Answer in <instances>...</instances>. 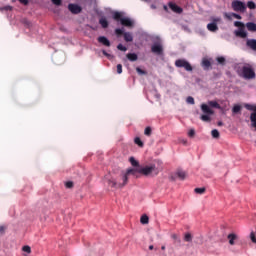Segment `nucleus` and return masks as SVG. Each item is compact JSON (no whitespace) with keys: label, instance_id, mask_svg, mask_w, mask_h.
Instances as JSON below:
<instances>
[{"label":"nucleus","instance_id":"12","mask_svg":"<svg viewBox=\"0 0 256 256\" xmlns=\"http://www.w3.org/2000/svg\"><path fill=\"white\" fill-rule=\"evenodd\" d=\"M152 53L155 55H163V45L161 43H154L151 47Z\"/></svg>","mask_w":256,"mask_h":256},{"label":"nucleus","instance_id":"35","mask_svg":"<svg viewBox=\"0 0 256 256\" xmlns=\"http://www.w3.org/2000/svg\"><path fill=\"white\" fill-rule=\"evenodd\" d=\"M241 111V106L240 105H235L233 108H232V112L233 113H239Z\"/></svg>","mask_w":256,"mask_h":256},{"label":"nucleus","instance_id":"10","mask_svg":"<svg viewBox=\"0 0 256 256\" xmlns=\"http://www.w3.org/2000/svg\"><path fill=\"white\" fill-rule=\"evenodd\" d=\"M217 23H221V18H213L212 23L207 24L208 31H211V33H216V31H219V26H217Z\"/></svg>","mask_w":256,"mask_h":256},{"label":"nucleus","instance_id":"3","mask_svg":"<svg viewBox=\"0 0 256 256\" xmlns=\"http://www.w3.org/2000/svg\"><path fill=\"white\" fill-rule=\"evenodd\" d=\"M137 173H140L141 175H145L146 177L148 175H151V173H154V175H159V169H157V166H155V164H151L145 167H138Z\"/></svg>","mask_w":256,"mask_h":256},{"label":"nucleus","instance_id":"28","mask_svg":"<svg viewBox=\"0 0 256 256\" xmlns=\"http://www.w3.org/2000/svg\"><path fill=\"white\" fill-rule=\"evenodd\" d=\"M202 65L203 67H206V69H209V67H211V61L205 59L202 61Z\"/></svg>","mask_w":256,"mask_h":256},{"label":"nucleus","instance_id":"47","mask_svg":"<svg viewBox=\"0 0 256 256\" xmlns=\"http://www.w3.org/2000/svg\"><path fill=\"white\" fill-rule=\"evenodd\" d=\"M22 5H29V0H18Z\"/></svg>","mask_w":256,"mask_h":256},{"label":"nucleus","instance_id":"8","mask_svg":"<svg viewBox=\"0 0 256 256\" xmlns=\"http://www.w3.org/2000/svg\"><path fill=\"white\" fill-rule=\"evenodd\" d=\"M245 109L248 111H253L250 115V121L252 123V127L256 129V105L253 104H244Z\"/></svg>","mask_w":256,"mask_h":256},{"label":"nucleus","instance_id":"22","mask_svg":"<svg viewBox=\"0 0 256 256\" xmlns=\"http://www.w3.org/2000/svg\"><path fill=\"white\" fill-rule=\"evenodd\" d=\"M208 105H209L210 107H214V109H221V105H219V104L217 103V101H209V102H208Z\"/></svg>","mask_w":256,"mask_h":256},{"label":"nucleus","instance_id":"24","mask_svg":"<svg viewBox=\"0 0 256 256\" xmlns=\"http://www.w3.org/2000/svg\"><path fill=\"white\" fill-rule=\"evenodd\" d=\"M184 241H186V243H191V241H193V235H191V233H186L184 235Z\"/></svg>","mask_w":256,"mask_h":256},{"label":"nucleus","instance_id":"32","mask_svg":"<svg viewBox=\"0 0 256 256\" xmlns=\"http://www.w3.org/2000/svg\"><path fill=\"white\" fill-rule=\"evenodd\" d=\"M216 61L219 63V65H225V57L220 56L216 59Z\"/></svg>","mask_w":256,"mask_h":256},{"label":"nucleus","instance_id":"17","mask_svg":"<svg viewBox=\"0 0 256 256\" xmlns=\"http://www.w3.org/2000/svg\"><path fill=\"white\" fill-rule=\"evenodd\" d=\"M99 23L103 29H107V27H109V22L105 17L100 18Z\"/></svg>","mask_w":256,"mask_h":256},{"label":"nucleus","instance_id":"23","mask_svg":"<svg viewBox=\"0 0 256 256\" xmlns=\"http://www.w3.org/2000/svg\"><path fill=\"white\" fill-rule=\"evenodd\" d=\"M135 173H137V168L128 169L126 173L123 174L126 175V177H129V175H135Z\"/></svg>","mask_w":256,"mask_h":256},{"label":"nucleus","instance_id":"51","mask_svg":"<svg viewBox=\"0 0 256 256\" xmlns=\"http://www.w3.org/2000/svg\"><path fill=\"white\" fill-rule=\"evenodd\" d=\"M153 249H154V246H153V245H150V246H149V250H150V251H153Z\"/></svg>","mask_w":256,"mask_h":256},{"label":"nucleus","instance_id":"54","mask_svg":"<svg viewBox=\"0 0 256 256\" xmlns=\"http://www.w3.org/2000/svg\"><path fill=\"white\" fill-rule=\"evenodd\" d=\"M164 9L167 11V6H164Z\"/></svg>","mask_w":256,"mask_h":256},{"label":"nucleus","instance_id":"18","mask_svg":"<svg viewBox=\"0 0 256 256\" xmlns=\"http://www.w3.org/2000/svg\"><path fill=\"white\" fill-rule=\"evenodd\" d=\"M176 175H177L178 178L181 179V181H185V179L187 177V173L185 171H183V170H178L176 172Z\"/></svg>","mask_w":256,"mask_h":256},{"label":"nucleus","instance_id":"43","mask_svg":"<svg viewBox=\"0 0 256 256\" xmlns=\"http://www.w3.org/2000/svg\"><path fill=\"white\" fill-rule=\"evenodd\" d=\"M116 35H124L125 32H123V29L117 28L115 30Z\"/></svg>","mask_w":256,"mask_h":256},{"label":"nucleus","instance_id":"19","mask_svg":"<svg viewBox=\"0 0 256 256\" xmlns=\"http://www.w3.org/2000/svg\"><path fill=\"white\" fill-rule=\"evenodd\" d=\"M126 57H127L128 61H132V62L137 61L139 59V56H137V54H135V53H128L126 55Z\"/></svg>","mask_w":256,"mask_h":256},{"label":"nucleus","instance_id":"7","mask_svg":"<svg viewBox=\"0 0 256 256\" xmlns=\"http://www.w3.org/2000/svg\"><path fill=\"white\" fill-rule=\"evenodd\" d=\"M113 20L120 21L121 25H123L124 27H131L133 25V21H131V19L129 18H123L121 12H115L113 14Z\"/></svg>","mask_w":256,"mask_h":256},{"label":"nucleus","instance_id":"26","mask_svg":"<svg viewBox=\"0 0 256 256\" xmlns=\"http://www.w3.org/2000/svg\"><path fill=\"white\" fill-rule=\"evenodd\" d=\"M211 135H212V137H213L214 139H219V136H220L219 130H217V129L212 130V131H211Z\"/></svg>","mask_w":256,"mask_h":256},{"label":"nucleus","instance_id":"52","mask_svg":"<svg viewBox=\"0 0 256 256\" xmlns=\"http://www.w3.org/2000/svg\"><path fill=\"white\" fill-rule=\"evenodd\" d=\"M218 126L219 127L223 126V122H218Z\"/></svg>","mask_w":256,"mask_h":256},{"label":"nucleus","instance_id":"41","mask_svg":"<svg viewBox=\"0 0 256 256\" xmlns=\"http://www.w3.org/2000/svg\"><path fill=\"white\" fill-rule=\"evenodd\" d=\"M22 250L24 253H31V247L30 246H23Z\"/></svg>","mask_w":256,"mask_h":256},{"label":"nucleus","instance_id":"44","mask_svg":"<svg viewBox=\"0 0 256 256\" xmlns=\"http://www.w3.org/2000/svg\"><path fill=\"white\" fill-rule=\"evenodd\" d=\"M250 239H251L252 243H256V237H255V233L254 232H251Z\"/></svg>","mask_w":256,"mask_h":256},{"label":"nucleus","instance_id":"45","mask_svg":"<svg viewBox=\"0 0 256 256\" xmlns=\"http://www.w3.org/2000/svg\"><path fill=\"white\" fill-rule=\"evenodd\" d=\"M231 16L234 17V19H239V20L242 19L241 15H239L237 13H231Z\"/></svg>","mask_w":256,"mask_h":256},{"label":"nucleus","instance_id":"1","mask_svg":"<svg viewBox=\"0 0 256 256\" xmlns=\"http://www.w3.org/2000/svg\"><path fill=\"white\" fill-rule=\"evenodd\" d=\"M234 27H239L238 30L234 31V35L236 37H240L241 39H247V32L245 31V27L251 33H256V24L254 22H248L244 24L241 21H235Z\"/></svg>","mask_w":256,"mask_h":256},{"label":"nucleus","instance_id":"38","mask_svg":"<svg viewBox=\"0 0 256 256\" xmlns=\"http://www.w3.org/2000/svg\"><path fill=\"white\" fill-rule=\"evenodd\" d=\"M171 237L174 241H177V243H181V238H179L177 234H172Z\"/></svg>","mask_w":256,"mask_h":256},{"label":"nucleus","instance_id":"33","mask_svg":"<svg viewBox=\"0 0 256 256\" xmlns=\"http://www.w3.org/2000/svg\"><path fill=\"white\" fill-rule=\"evenodd\" d=\"M194 191L198 195H203V193H205V188H195Z\"/></svg>","mask_w":256,"mask_h":256},{"label":"nucleus","instance_id":"6","mask_svg":"<svg viewBox=\"0 0 256 256\" xmlns=\"http://www.w3.org/2000/svg\"><path fill=\"white\" fill-rule=\"evenodd\" d=\"M231 7L233 11H236V13H245L247 11V5L241 0H233Z\"/></svg>","mask_w":256,"mask_h":256},{"label":"nucleus","instance_id":"48","mask_svg":"<svg viewBox=\"0 0 256 256\" xmlns=\"http://www.w3.org/2000/svg\"><path fill=\"white\" fill-rule=\"evenodd\" d=\"M5 233V226H0V234L3 235Z\"/></svg>","mask_w":256,"mask_h":256},{"label":"nucleus","instance_id":"46","mask_svg":"<svg viewBox=\"0 0 256 256\" xmlns=\"http://www.w3.org/2000/svg\"><path fill=\"white\" fill-rule=\"evenodd\" d=\"M188 136L189 137H195V130L194 129L189 130Z\"/></svg>","mask_w":256,"mask_h":256},{"label":"nucleus","instance_id":"34","mask_svg":"<svg viewBox=\"0 0 256 256\" xmlns=\"http://www.w3.org/2000/svg\"><path fill=\"white\" fill-rule=\"evenodd\" d=\"M51 2L53 3V5H56L57 7H61V5L63 4L62 0H51Z\"/></svg>","mask_w":256,"mask_h":256},{"label":"nucleus","instance_id":"20","mask_svg":"<svg viewBox=\"0 0 256 256\" xmlns=\"http://www.w3.org/2000/svg\"><path fill=\"white\" fill-rule=\"evenodd\" d=\"M229 243L231 245H235V240H237V235L236 234H229L228 235Z\"/></svg>","mask_w":256,"mask_h":256},{"label":"nucleus","instance_id":"30","mask_svg":"<svg viewBox=\"0 0 256 256\" xmlns=\"http://www.w3.org/2000/svg\"><path fill=\"white\" fill-rule=\"evenodd\" d=\"M247 8H248V9H256V4H255V2H253V1H248V2H247Z\"/></svg>","mask_w":256,"mask_h":256},{"label":"nucleus","instance_id":"40","mask_svg":"<svg viewBox=\"0 0 256 256\" xmlns=\"http://www.w3.org/2000/svg\"><path fill=\"white\" fill-rule=\"evenodd\" d=\"M65 187H66V189H72V187H73V182H72V181L66 182V183H65Z\"/></svg>","mask_w":256,"mask_h":256},{"label":"nucleus","instance_id":"49","mask_svg":"<svg viewBox=\"0 0 256 256\" xmlns=\"http://www.w3.org/2000/svg\"><path fill=\"white\" fill-rule=\"evenodd\" d=\"M102 53L105 57H108V58L111 57V54L107 53V51L105 50H103Z\"/></svg>","mask_w":256,"mask_h":256},{"label":"nucleus","instance_id":"15","mask_svg":"<svg viewBox=\"0 0 256 256\" xmlns=\"http://www.w3.org/2000/svg\"><path fill=\"white\" fill-rule=\"evenodd\" d=\"M246 45H247V47L252 49V51H256V40L255 39H248L246 41Z\"/></svg>","mask_w":256,"mask_h":256},{"label":"nucleus","instance_id":"4","mask_svg":"<svg viewBox=\"0 0 256 256\" xmlns=\"http://www.w3.org/2000/svg\"><path fill=\"white\" fill-rule=\"evenodd\" d=\"M201 111L204 112V114L200 116L201 121H204V123H210L211 116H209V115H213L215 113V111L210 109L209 105H207V104L201 105Z\"/></svg>","mask_w":256,"mask_h":256},{"label":"nucleus","instance_id":"25","mask_svg":"<svg viewBox=\"0 0 256 256\" xmlns=\"http://www.w3.org/2000/svg\"><path fill=\"white\" fill-rule=\"evenodd\" d=\"M140 222L142 223V225H147V223H149V216L143 215V216L140 218Z\"/></svg>","mask_w":256,"mask_h":256},{"label":"nucleus","instance_id":"50","mask_svg":"<svg viewBox=\"0 0 256 256\" xmlns=\"http://www.w3.org/2000/svg\"><path fill=\"white\" fill-rule=\"evenodd\" d=\"M225 17H226V19H228L229 21H231V17H233L231 14H227V13H225Z\"/></svg>","mask_w":256,"mask_h":256},{"label":"nucleus","instance_id":"27","mask_svg":"<svg viewBox=\"0 0 256 256\" xmlns=\"http://www.w3.org/2000/svg\"><path fill=\"white\" fill-rule=\"evenodd\" d=\"M134 143H135L136 145H138V147H143V146H144L143 141H141V138H139V137H136V138L134 139Z\"/></svg>","mask_w":256,"mask_h":256},{"label":"nucleus","instance_id":"37","mask_svg":"<svg viewBox=\"0 0 256 256\" xmlns=\"http://www.w3.org/2000/svg\"><path fill=\"white\" fill-rule=\"evenodd\" d=\"M117 50L118 51H127V47L123 46V44H118L117 45Z\"/></svg>","mask_w":256,"mask_h":256},{"label":"nucleus","instance_id":"29","mask_svg":"<svg viewBox=\"0 0 256 256\" xmlns=\"http://www.w3.org/2000/svg\"><path fill=\"white\" fill-rule=\"evenodd\" d=\"M186 102L189 105H195V98H193L192 96H188L187 99H186Z\"/></svg>","mask_w":256,"mask_h":256},{"label":"nucleus","instance_id":"13","mask_svg":"<svg viewBox=\"0 0 256 256\" xmlns=\"http://www.w3.org/2000/svg\"><path fill=\"white\" fill-rule=\"evenodd\" d=\"M168 5L171 11H173L174 13H178V15H181V13H183V8L179 7L177 4L170 2Z\"/></svg>","mask_w":256,"mask_h":256},{"label":"nucleus","instance_id":"9","mask_svg":"<svg viewBox=\"0 0 256 256\" xmlns=\"http://www.w3.org/2000/svg\"><path fill=\"white\" fill-rule=\"evenodd\" d=\"M175 66L178 68H183L185 71H193V66L185 59H178L175 61Z\"/></svg>","mask_w":256,"mask_h":256},{"label":"nucleus","instance_id":"31","mask_svg":"<svg viewBox=\"0 0 256 256\" xmlns=\"http://www.w3.org/2000/svg\"><path fill=\"white\" fill-rule=\"evenodd\" d=\"M151 133H152V130H151V127H146L145 130H144V135H146L147 137H151Z\"/></svg>","mask_w":256,"mask_h":256},{"label":"nucleus","instance_id":"53","mask_svg":"<svg viewBox=\"0 0 256 256\" xmlns=\"http://www.w3.org/2000/svg\"><path fill=\"white\" fill-rule=\"evenodd\" d=\"M161 249H162V251H165V246H162Z\"/></svg>","mask_w":256,"mask_h":256},{"label":"nucleus","instance_id":"21","mask_svg":"<svg viewBox=\"0 0 256 256\" xmlns=\"http://www.w3.org/2000/svg\"><path fill=\"white\" fill-rule=\"evenodd\" d=\"M129 161H130L132 167H137V169H139V167H141V166H139V161L135 160L134 157H130Z\"/></svg>","mask_w":256,"mask_h":256},{"label":"nucleus","instance_id":"16","mask_svg":"<svg viewBox=\"0 0 256 256\" xmlns=\"http://www.w3.org/2000/svg\"><path fill=\"white\" fill-rule=\"evenodd\" d=\"M123 37H124V41H126V43L133 42V34H131L130 32H125Z\"/></svg>","mask_w":256,"mask_h":256},{"label":"nucleus","instance_id":"36","mask_svg":"<svg viewBox=\"0 0 256 256\" xmlns=\"http://www.w3.org/2000/svg\"><path fill=\"white\" fill-rule=\"evenodd\" d=\"M116 69H117L118 75H121V73H123V65L118 64V65L116 66Z\"/></svg>","mask_w":256,"mask_h":256},{"label":"nucleus","instance_id":"39","mask_svg":"<svg viewBox=\"0 0 256 256\" xmlns=\"http://www.w3.org/2000/svg\"><path fill=\"white\" fill-rule=\"evenodd\" d=\"M136 71H137V73H139V75H146L147 74V72H145V70H143L139 67L136 68Z\"/></svg>","mask_w":256,"mask_h":256},{"label":"nucleus","instance_id":"14","mask_svg":"<svg viewBox=\"0 0 256 256\" xmlns=\"http://www.w3.org/2000/svg\"><path fill=\"white\" fill-rule=\"evenodd\" d=\"M98 43H101L105 47H111V42L105 36L98 37Z\"/></svg>","mask_w":256,"mask_h":256},{"label":"nucleus","instance_id":"11","mask_svg":"<svg viewBox=\"0 0 256 256\" xmlns=\"http://www.w3.org/2000/svg\"><path fill=\"white\" fill-rule=\"evenodd\" d=\"M68 10L70 11V13H72V15H79V13L83 11V8L79 6V4L70 3L68 5Z\"/></svg>","mask_w":256,"mask_h":256},{"label":"nucleus","instance_id":"5","mask_svg":"<svg viewBox=\"0 0 256 256\" xmlns=\"http://www.w3.org/2000/svg\"><path fill=\"white\" fill-rule=\"evenodd\" d=\"M240 75L241 77H243V79L247 80L255 79L256 77L255 70H253V67H251V65L243 66Z\"/></svg>","mask_w":256,"mask_h":256},{"label":"nucleus","instance_id":"42","mask_svg":"<svg viewBox=\"0 0 256 256\" xmlns=\"http://www.w3.org/2000/svg\"><path fill=\"white\" fill-rule=\"evenodd\" d=\"M2 11H13V6H4L1 8Z\"/></svg>","mask_w":256,"mask_h":256},{"label":"nucleus","instance_id":"2","mask_svg":"<svg viewBox=\"0 0 256 256\" xmlns=\"http://www.w3.org/2000/svg\"><path fill=\"white\" fill-rule=\"evenodd\" d=\"M129 183V177H127V174H120L117 178H112L108 180V185L112 189H123L125 185Z\"/></svg>","mask_w":256,"mask_h":256}]
</instances>
